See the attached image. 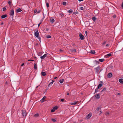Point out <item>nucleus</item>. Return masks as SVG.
<instances>
[{"mask_svg":"<svg viewBox=\"0 0 123 123\" xmlns=\"http://www.w3.org/2000/svg\"><path fill=\"white\" fill-rule=\"evenodd\" d=\"M28 61H34V60H28Z\"/></svg>","mask_w":123,"mask_h":123,"instance_id":"nucleus-44","label":"nucleus"},{"mask_svg":"<svg viewBox=\"0 0 123 123\" xmlns=\"http://www.w3.org/2000/svg\"><path fill=\"white\" fill-rule=\"evenodd\" d=\"M104 60H105V59H99V61L100 62H103Z\"/></svg>","mask_w":123,"mask_h":123,"instance_id":"nucleus-22","label":"nucleus"},{"mask_svg":"<svg viewBox=\"0 0 123 123\" xmlns=\"http://www.w3.org/2000/svg\"><path fill=\"white\" fill-rule=\"evenodd\" d=\"M43 20H41L39 23L38 25V26L39 27L40 24H41L43 22Z\"/></svg>","mask_w":123,"mask_h":123,"instance_id":"nucleus-25","label":"nucleus"},{"mask_svg":"<svg viewBox=\"0 0 123 123\" xmlns=\"http://www.w3.org/2000/svg\"><path fill=\"white\" fill-rule=\"evenodd\" d=\"M42 55V53L41 52H39L38 53V55L39 56H40Z\"/></svg>","mask_w":123,"mask_h":123,"instance_id":"nucleus-32","label":"nucleus"},{"mask_svg":"<svg viewBox=\"0 0 123 123\" xmlns=\"http://www.w3.org/2000/svg\"><path fill=\"white\" fill-rule=\"evenodd\" d=\"M92 114L91 113H90L86 116L87 118H89L91 117Z\"/></svg>","mask_w":123,"mask_h":123,"instance_id":"nucleus-9","label":"nucleus"},{"mask_svg":"<svg viewBox=\"0 0 123 123\" xmlns=\"http://www.w3.org/2000/svg\"><path fill=\"white\" fill-rule=\"evenodd\" d=\"M46 98V97L45 96H44L43 97V98L41 100V103H43L44 102L45 100H44V99Z\"/></svg>","mask_w":123,"mask_h":123,"instance_id":"nucleus-7","label":"nucleus"},{"mask_svg":"<svg viewBox=\"0 0 123 123\" xmlns=\"http://www.w3.org/2000/svg\"><path fill=\"white\" fill-rule=\"evenodd\" d=\"M78 102L74 101L70 103V104L72 105H76Z\"/></svg>","mask_w":123,"mask_h":123,"instance_id":"nucleus-10","label":"nucleus"},{"mask_svg":"<svg viewBox=\"0 0 123 123\" xmlns=\"http://www.w3.org/2000/svg\"><path fill=\"white\" fill-rule=\"evenodd\" d=\"M7 15L6 14L4 15L1 16V18L2 19L4 18L7 17Z\"/></svg>","mask_w":123,"mask_h":123,"instance_id":"nucleus-8","label":"nucleus"},{"mask_svg":"<svg viewBox=\"0 0 123 123\" xmlns=\"http://www.w3.org/2000/svg\"><path fill=\"white\" fill-rule=\"evenodd\" d=\"M46 37L47 38H51V36L49 35H48L46 36Z\"/></svg>","mask_w":123,"mask_h":123,"instance_id":"nucleus-28","label":"nucleus"},{"mask_svg":"<svg viewBox=\"0 0 123 123\" xmlns=\"http://www.w3.org/2000/svg\"><path fill=\"white\" fill-rule=\"evenodd\" d=\"M121 6L122 8H123V2L122 3Z\"/></svg>","mask_w":123,"mask_h":123,"instance_id":"nucleus-50","label":"nucleus"},{"mask_svg":"<svg viewBox=\"0 0 123 123\" xmlns=\"http://www.w3.org/2000/svg\"><path fill=\"white\" fill-rule=\"evenodd\" d=\"M106 46L107 47V46H109V44H107L106 45Z\"/></svg>","mask_w":123,"mask_h":123,"instance_id":"nucleus-54","label":"nucleus"},{"mask_svg":"<svg viewBox=\"0 0 123 123\" xmlns=\"http://www.w3.org/2000/svg\"><path fill=\"white\" fill-rule=\"evenodd\" d=\"M55 111V110H54L53 108L51 110V112H54Z\"/></svg>","mask_w":123,"mask_h":123,"instance_id":"nucleus-36","label":"nucleus"},{"mask_svg":"<svg viewBox=\"0 0 123 123\" xmlns=\"http://www.w3.org/2000/svg\"><path fill=\"white\" fill-rule=\"evenodd\" d=\"M14 10L13 9H12L11 10L10 12V14L12 18H13V15L14 14Z\"/></svg>","mask_w":123,"mask_h":123,"instance_id":"nucleus-2","label":"nucleus"},{"mask_svg":"<svg viewBox=\"0 0 123 123\" xmlns=\"http://www.w3.org/2000/svg\"><path fill=\"white\" fill-rule=\"evenodd\" d=\"M73 12V10L71 9L68 11V13H71L72 12Z\"/></svg>","mask_w":123,"mask_h":123,"instance_id":"nucleus-26","label":"nucleus"},{"mask_svg":"<svg viewBox=\"0 0 123 123\" xmlns=\"http://www.w3.org/2000/svg\"><path fill=\"white\" fill-rule=\"evenodd\" d=\"M3 23L2 22L1 23V25H3Z\"/></svg>","mask_w":123,"mask_h":123,"instance_id":"nucleus-57","label":"nucleus"},{"mask_svg":"<svg viewBox=\"0 0 123 123\" xmlns=\"http://www.w3.org/2000/svg\"><path fill=\"white\" fill-rule=\"evenodd\" d=\"M54 81L52 80V82L50 83L48 85V86L49 87V86L50 85L51 86V85L53 84V82H54Z\"/></svg>","mask_w":123,"mask_h":123,"instance_id":"nucleus-15","label":"nucleus"},{"mask_svg":"<svg viewBox=\"0 0 123 123\" xmlns=\"http://www.w3.org/2000/svg\"><path fill=\"white\" fill-rule=\"evenodd\" d=\"M66 2L64 1L62 3V4L63 5L65 6L66 5Z\"/></svg>","mask_w":123,"mask_h":123,"instance_id":"nucleus-30","label":"nucleus"},{"mask_svg":"<svg viewBox=\"0 0 123 123\" xmlns=\"http://www.w3.org/2000/svg\"><path fill=\"white\" fill-rule=\"evenodd\" d=\"M22 10L20 8H18L17 10V12H19L22 11Z\"/></svg>","mask_w":123,"mask_h":123,"instance_id":"nucleus-20","label":"nucleus"},{"mask_svg":"<svg viewBox=\"0 0 123 123\" xmlns=\"http://www.w3.org/2000/svg\"><path fill=\"white\" fill-rule=\"evenodd\" d=\"M6 10V7H4L2 8V10L3 11H5Z\"/></svg>","mask_w":123,"mask_h":123,"instance_id":"nucleus-27","label":"nucleus"},{"mask_svg":"<svg viewBox=\"0 0 123 123\" xmlns=\"http://www.w3.org/2000/svg\"><path fill=\"white\" fill-rule=\"evenodd\" d=\"M50 21L51 23H54L55 21L54 19L53 18H51L50 19Z\"/></svg>","mask_w":123,"mask_h":123,"instance_id":"nucleus-17","label":"nucleus"},{"mask_svg":"<svg viewBox=\"0 0 123 123\" xmlns=\"http://www.w3.org/2000/svg\"><path fill=\"white\" fill-rule=\"evenodd\" d=\"M120 93H117V95H120Z\"/></svg>","mask_w":123,"mask_h":123,"instance_id":"nucleus-55","label":"nucleus"},{"mask_svg":"<svg viewBox=\"0 0 123 123\" xmlns=\"http://www.w3.org/2000/svg\"><path fill=\"white\" fill-rule=\"evenodd\" d=\"M79 36L80 37L81 40H83L84 39V37L83 36L81 33H80L79 34Z\"/></svg>","mask_w":123,"mask_h":123,"instance_id":"nucleus-3","label":"nucleus"},{"mask_svg":"<svg viewBox=\"0 0 123 123\" xmlns=\"http://www.w3.org/2000/svg\"><path fill=\"white\" fill-rule=\"evenodd\" d=\"M100 97V95L99 94H97L95 95L96 97L98 98H99Z\"/></svg>","mask_w":123,"mask_h":123,"instance_id":"nucleus-16","label":"nucleus"},{"mask_svg":"<svg viewBox=\"0 0 123 123\" xmlns=\"http://www.w3.org/2000/svg\"><path fill=\"white\" fill-rule=\"evenodd\" d=\"M96 61V62H98V61Z\"/></svg>","mask_w":123,"mask_h":123,"instance_id":"nucleus-61","label":"nucleus"},{"mask_svg":"<svg viewBox=\"0 0 123 123\" xmlns=\"http://www.w3.org/2000/svg\"><path fill=\"white\" fill-rule=\"evenodd\" d=\"M96 18L95 17H93L92 18V20L94 21V22L96 20Z\"/></svg>","mask_w":123,"mask_h":123,"instance_id":"nucleus-18","label":"nucleus"},{"mask_svg":"<svg viewBox=\"0 0 123 123\" xmlns=\"http://www.w3.org/2000/svg\"><path fill=\"white\" fill-rule=\"evenodd\" d=\"M67 94V95H69V93H68Z\"/></svg>","mask_w":123,"mask_h":123,"instance_id":"nucleus-58","label":"nucleus"},{"mask_svg":"<svg viewBox=\"0 0 123 123\" xmlns=\"http://www.w3.org/2000/svg\"><path fill=\"white\" fill-rule=\"evenodd\" d=\"M39 116V114L38 113L34 115L35 117H37Z\"/></svg>","mask_w":123,"mask_h":123,"instance_id":"nucleus-33","label":"nucleus"},{"mask_svg":"<svg viewBox=\"0 0 123 123\" xmlns=\"http://www.w3.org/2000/svg\"><path fill=\"white\" fill-rule=\"evenodd\" d=\"M57 78V77H55L54 78V79H56Z\"/></svg>","mask_w":123,"mask_h":123,"instance_id":"nucleus-56","label":"nucleus"},{"mask_svg":"<svg viewBox=\"0 0 123 123\" xmlns=\"http://www.w3.org/2000/svg\"><path fill=\"white\" fill-rule=\"evenodd\" d=\"M109 114V113L108 112H106V115H108Z\"/></svg>","mask_w":123,"mask_h":123,"instance_id":"nucleus-51","label":"nucleus"},{"mask_svg":"<svg viewBox=\"0 0 123 123\" xmlns=\"http://www.w3.org/2000/svg\"><path fill=\"white\" fill-rule=\"evenodd\" d=\"M41 12V11L40 10H38L37 11V13H40Z\"/></svg>","mask_w":123,"mask_h":123,"instance_id":"nucleus-49","label":"nucleus"},{"mask_svg":"<svg viewBox=\"0 0 123 123\" xmlns=\"http://www.w3.org/2000/svg\"><path fill=\"white\" fill-rule=\"evenodd\" d=\"M112 17L113 18H115L116 17V15H113Z\"/></svg>","mask_w":123,"mask_h":123,"instance_id":"nucleus-47","label":"nucleus"},{"mask_svg":"<svg viewBox=\"0 0 123 123\" xmlns=\"http://www.w3.org/2000/svg\"><path fill=\"white\" fill-rule=\"evenodd\" d=\"M24 63H23L21 64V66H23L24 65Z\"/></svg>","mask_w":123,"mask_h":123,"instance_id":"nucleus-53","label":"nucleus"},{"mask_svg":"<svg viewBox=\"0 0 123 123\" xmlns=\"http://www.w3.org/2000/svg\"><path fill=\"white\" fill-rule=\"evenodd\" d=\"M61 101L62 102H63L64 101V99H61Z\"/></svg>","mask_w":123,"mask_h":123,"instance_id":"nucleus-52","label":"nucleus"},{"mask_svg":"<svg viewBox=\"0 0 123 123\" xmlns=\"http://www.w3.org/2000/svg\"><path fill=\"white\" fill-rule=\"evenodd\" d=\"M101 106H99L98 107L97 109L96 110L97 111H99L101 109Z\"/></svg>","mask_w":123,"mask_h":123,"instance_id":"nucleus-21","label":"nucleus"},{"mask_svg":"<svg viewBox=\"0 0 123 123\" xmlns=\"http://www.w3.org/2000/svg\"><path fill=\"white\" fill-rule=\"evenodd\" d=\"M100 113H101L102 112H101V111H100Z\"/></svg>","mask_w":123,"mask_h":123,"instance_id":"nucleus-62","label":"nucleus"},{"mask_svg":"<svg viewBox=\"0 0 123 123\" xmlns=\"http://www.w3.org/2000/svg\"><path fill=\"white\" fill-rule=\"evenodd\" d=\"M60 14V15H61L62 16H63L64 15V14L62 13H61Z\"/></svg>","mask_w":123,"mask_h":123,"instance_id":"nucleus-45","label":"nucleus"},{"mask_svg":"<svg viewBox=\"0 0 123 123\" xmlns=\"http://www.w3.org/2000/svg\"><path fill=\"white\" fill-rule=\"evenodd\" d=\"M34 68L35 70H37V66L36 63H35L34 65Z\"/></svg>","mask_w":123,"mask_h":123,"instance_id":"nucleus-12","label":"nucleus"},{"mask_svg":"<svg viewBox=\"0 0 123 123\" xmlns=\"http://www.w3.org/2000/svg\"><path fill=\"white\" fill-rule=\"evenodd\" d=\"M111 53H109V54H107L106 55L107 56H111Z\"/></svg>","mask_w":123,"mask_h":123,"instance_id":"nucleus-37","label":"nucleus"},{"mask_svg":"<svg viewBox=\"0 0 123 123\" xmlns=\"http://www.w3.org/2000/svg\"><path fill=\"white\" fill-rule=\"evenodd\" d=\"M53 108L55 110H56L57 109L58 107L56 106H55Z\"/></svg>","mask_w":123,"mask_h":123,"instance_id":"nucleus-34","label":"nucleus"},{"mask_svg":"<svg viewBox=\"0 0 123 123\" xmlns=\"http://www.w3.org/2000/svg\"><path fill=\"white\" fill-rule=\"evenodd\" d=\"M64 80L63 79H61L59 81V82L61 84L64 81Z\"/></svg>","mask_w":123,"mask_h":123,"instance_id":"nucleus-19","label":"nucleus"},{"mask_svg":"<svg viewBox=\"0 0 123 123\" xmlns=\"http://www.w3.org/2000/svg\"><path fill=\"white\" fill-rule=\"evenodd\" d=\"M49 30V29L48 28H46V31H48Z\"/></svg>","mask_w":123,"mask_h":123,"instance_id":"nucleus-48","label":"nucleus"},{"mask_svg":"<svg viewBox=\"0 0 123 123\" xmlns=\"http://www.w3.org/2000/svg\"><path fill=\"white\" fill-rule=\"evenodd\" d=\"M34 35L36 37L38 38L39 39L40 41V37L39 36V34L38 32V30H37L36 32H35L34 33Z\"/></svg>","mask_w":123,"mask_h":123,"instance_id":"nucleus-1","label":"nucleus"},{"mask_svg":"<svg viewBox=\"0 0 123 123\" xmlns=\"http://www.w3.org/2000/svg\"><path fill=\"white\" fill-rule=\"evenodd\" d=\"M83 9H84L82 7H81L80 8V9L81 10H83Z\"/></svg>","mask_w":123,"mask_h":123,"instance_id":"nucleus-43","label":"nucleus"},{"mask_svg":"<svg viewBox=\"0 0 123 123\" xmlns=\"http://www.w3.org/2000/svg\"><path fill=\"white\" fill-rule=\"evenodd\" d=\"M76 50L75 49H73L72 50V52H76Z\"/></svg>","mask_w":123,"mask_h":123,"instance_id":"nucleus-35","label":"nucleus"},{"mask_svg":"<svg viewBox=\"0 0 123 123\" xmlns=\"http://www.w3.org/2000/svg\"><path fill=\"white\" fill-rule=\"evenodd\" d=\"M37 12V10L36 9H35L34 11V13H36Z\"/></svg>","mask_w":123,"mask_h":123,"instance_id":"nucleus-39","label":"nucleus"},{"mask_svg":"<svg viewBox=\"0 0 123 123\" xmlns=\"http://www.w3.org/2000/svg\"><path fill=\"white\" fill-rule=\"evenodd\" d=\"M106 90V88H104V89H103V90L101 91V92H102L103 91H105Z\"/></svg>","mask_w":123,"mask_h":123,"instance_id":"nucleus-40","label":"nucleus"},{"mask_svg":"<svg viewBox=\"0 0 123 123\" xmlns=\"http://www.w3.org/2000/svg\"><path fill=\"white\" fill-rule=\"evenodd\" d=\"M73 14H77L78 13L77 12H73Z\"/></svg>","mask_w":123,"mask_h":123,"instance_id":"nucleus-42","label":"nucleus"},{"mask_svg":"<svg viewBox=\"0 0 123 123\" xmlns=\"http://www.w3.org/2000/svg\"><path fill=\"white\" fill-rule=\"evenodd\" d=\"M8 3L10 5H11V1H9L8 2Z\"/></svg>","mask_w":123,"mask_h":123,"instance_id":"nucleus-41","label":"nucleus"},{"mask_svg":"<svg viewBox=\"0 0 123 123\" xmlns=\"http://www.w3.org/2000/svg\"><path fill=\"white\" fill-rule=\"evenodd\" d=\"M112 74L111 73H109L107 75V76L108 78H111L112 76Z\"/></svg>","mask_w":123,"mask_h":123,"instance_id":"nucleus-6","label":"nucleus"},{"mask_svg":"<svg viewBox=\"0 0 123 123\" xmlns=\"http://www.w3.org/2000/svg\"><path fill=\"white\" fill-rule=\"evenodd\" d=\"M41 74L43 76H45L46 74V73L44 72H42L41 73Z\"/></svg>","mask_w":123,"mask_h":123,"instance_id":"nucleus-14","label":"nucleus"},{"mask_svg":"<svg viewBox=\"0 0 123 123\" xmlns=\"http://www.w3.org/2000/svg\"><path fill=\"white\" fill-rule=\"evenodd\" d=\"M98 88L97 87V88L95 90V93H96L98 91Z\"/></svg>","mask_w":123,"mask_h":123,"instance_id":"nucleus-29","label":"nucleus"},{"mask_svg":"<svg viewBox=\"0 0 123 123\" xmlns=\"http://www.w3.org/2000/svg\"><path fill=\"white\" fill-rule=\"evenodd\" d=\"M87 33V31H85V33H86V34Z\"/></svg>","mask_w":123,"mask_h":123,"instance_id":"nucleus-60","label":"nucleus"},{"mask_svg":"<svg viewBox=\"0 0 123 123\" xmlns=\"http://www.w3.org/2000/svg\"><path fill=\"white\" fill-rule=\"evenodd\" d=\"M46 6H47V7H49V4L48 3L46 2Z\"/></svg>","mask_w":123,"mask_h":123,"instance_id":"nucleus-31","label":"nucleus"},{"mask_svg":"<svg viewBox=\"0 0 123 123\" xmlns=\"http://www.w3.org/2000/svg\"><path fill=\"white\" fill-rule=\"evenodd\" d=\"M119 81L121 83L123 84V79H119Z\"/></svg>","mask_w":123,"mask_h":123,"instance_id":"nucleus-11","label":"nucleus"},{"mask_svg":"<svg viewBox=\"0 0 123 123\" xmlns=\"http://www.w3.org/2000/svg\"><path fill=\"white\" fill-rule=\"evenodd\" d=\"M106 42L105 41L103 43H102L103 45H104L106 43Z\"/></svg>","mask_w":123,"mask_h":123,"instance_id":"nucleus-46","label":"nucleus"},{"mask_svg":"<svg viewBox=\"0 0 123 123\" xmlns=\"http://www.w3.org/2000/svg\"><path fill=\"white\" fill-rule=\"evenodd\" d=\"M100 69V68L99 67H98L96 68H95V70L96 72H98L99 69Z\"/></svg>","mask_w":123,"mask_h":123,"instance_id":"nucleus-13","label":"nucleus"},{"mask_svg":"<svg viewBox=\"0 0 123 123\" xmlns=\"http://www.w3.org/2000/svg\"><path fill=\"white\" fill-rule=\"evenodd\" d=\"M60 51H62V50L61 49H60Z\"/></svg>","mask_w":123,"mask_h":123,"instance_id":"nucleus-59","label":"nucleus"},{"mask_svg":"<svg viewBox=\"0 0 123 123\" xmlns=\"http://www.w3.org/2000/svg\"><path fill=\"white\" fill-rule=\"evenodd\" d=\"M22 113L23 116L25 117H26V111L25 110H23L22 111Z\"/></svg>","mask_w":123,"mask_h":123,"instance_id":"nucleus-4","label":"nucleus"},{"mask_svg":"<svg viewBox=\"0 0 123 123\" xmlns=\"http://www.w3.org/2000/svg\"><path fill=\"white\" fill-rule=\"evenodd\" d=\"M102 86V84H99L98 85V89H99V88L101 87Z\"/></svg>","mask_w":123,"mask_h":123,"instance_id":"nucleus-23","label":"nucleus"},{"mask_svg":"<svg viewBox=\"0 0 123 123\" xmlns=\"http://www.w3.org/2000/svg\"><path fill=\"white\" fill-rule=\"evenodd\" d=\"M90 52L92 54H94L95 53V51L94 50H92Z\"/></svg>","mask_w":123,"mask_h":123,"instance_id":"nucleus-24","label":"nucleus"},{"mask_svg":"<svg viewBox=\"0 0 123 123\" xmlns=\"http://www.w3.org/2000/svg\"><path fill=\"white\" fill-rule=\"evenodd\" d=\"M52 121L54 122H55L56 121V120L55 119H52Z\"/></svg>","mask_w":123,"mask_h":123,"instance_id":"nucleus-38","label":"nucleus"},{"mask_svg":"<svg viewBox=\"0 0 123 123\" xmlns=\"http://www.w3.org/2000/svg\"><path fill=\"white\" fill-rule=\"evenodd\" d=\"M47 55L46 54H45L43 56H40V58L42 60H43L44 59L45 57Z\"/></svg>","mask_w":123,"mask_h":123,"instance_id":"nucleus-5","label":"nucleus"}]
</instances>
